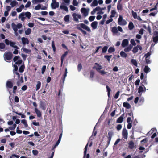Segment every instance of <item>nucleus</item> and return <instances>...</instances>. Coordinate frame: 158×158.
Returning <instances> with one entry per match:
<instances>
[{
  "instance_id": "f257e3e1",
  "label": "nucleus",
  "mask_w": 158,
  "mask_h": 158,
  "mask_svg": "<svg viewBox=\"0 0 158 158\" xmlns=\"http://www.w3.org/2000/svg\"><path fill=\"white\" fill-rule=\"evenodd\" d=\"M81 27H77V28L82 32V34L84 35L87 34L86 32L82 29V28L86 30L89 32H91L90 28L87 25L84 23H81L80 24Z\"/></svg>"
},
{
  "instance_id": "f03ea898",
  "label": "nucleus",
  "mask_w": 158,
  "mask_h": 158,
  "mask_svg": "<svg viewBox=\"0 0 158 158\" xmlns=\"http://www.w3.org/2000/svg\"><path fill=\"white\" fill-rule=\"evenodd\" d=\"M6 87L7 90L9 91L10 93L9 89L13 87V92L14 94H15L16 92L17 89V87L16 86H14L13 87V84L12 81H7L6 83Z\"/></svg>"
},
{
  "instance_id": "7ed1b4c3",
  "label": "nucleus",
  "mask_w": 158,
  "mask_h": 158,
  "mask_svg": "<svg viewBox=\"0 0 158 158\" xmlns=\"http://www.w3.org/2000/svg\"><path fill=\"white\" fill-rule=\"evenodd\" d=\"M33 106L35 107L34 108V111L36 113L37 116L38 117H40L42 116L41 112L37 108V105L36 102H34L33 103Z\"/></svg>"
},
{
  "instance_id": "20e7f679",
  "label": "nucleus",
  "mask_w": 158,
  "mask_h": 158,
  "mask_svg": "<svg viewBox=\"0 0 158 158\" xmlns=\"http://www.w3.org/2000/svg\"><path fill=\"white\" fill-rule=\"evenodd\" d=\"M4 58L5 60H11L13 57V54L11 52H6L4 55Z\"/></svg>"
},
{
  "instance_id": "39448f33",
  "label": "nucleus",
  "mask_w": 158,
  "mask_h": 158,
  "mask_svg": "<svg viewBox=\"0 0 158 158\" xmlns=\"http://www.w3.org/2000/svg\"><path fill=\"white\" fill-rule=\"evenodd\" d=\"M89 10V8L86 9L85 8H82L81 9V11L85 17H86L88 15Z\"/></svg>"
},
{
  "instance_id": "423d86ee",
  "label": "nucleus",
  "mask_w": 158,
  "mask_h": 158,
  "mask_svg": "<svg viewBox=\"0 0 158 158\" xmlns=\"http://www.w3.org/2000/svg\"><path fill=\"white\" fill-rule=\"evenodd\" d=\"M72 16L74 20L77 22H79L78 19H81V15L76 13H73L72 14Z\"/></svg>"
},
{
  "instance_id": "0eeeda50",
  "label": "nucleus",
  "mask_w": 158,
  "mask_h": 158,
  "mask_svg": "<svg viewBox=\"0 0 158 158\" xmlns=\"http://www.w3.org/2000/svg\"><path fill=\"white\" fill-rule=\"evenodd\" d=\"M62 131L61 134H60L59 138V139L58 140H57L56 143V144L54 145V146L52 147V150H54L56 147L58 146L59 144L60 143V141H61V139L62 138Z\"/></svg>"
},
{
  "instance_id": "6e6552de",
  "label": "nucleus",
  "mask_w": 158,
  "mask_h": 158,
  "mask_svg": "<svg viewBox=\"0 0 158 158\" xmlns=\"http://www.w3.org/2000/svg\"><path fill=\"white\" fill-rule=\"evenodd\" d=\"M62 131L61 134H60L59 138V139L58 140H57L56 143V144L54 145V146L52 147V150H54L56 147L58 146L59 144L60 143V141H61V139L62 138Z\"/></svg>"
},
{
  "instance_id": "1a4fd4ad",
  "label": "nucleus",
  "mask_w": 158,
  "mask_h": 158,
  "mask_svg": "<svg viewBox=\"0 0 158 158\" xmlns=\"http://www.w3.org/2000/svg\"><path fill=\"white\" fill-rule=\"evenodd\" d=\"M40 107L43 110H45L46 108V103L43 101H41L40 103Z\"/></svg>"
},
{
  "instance_id": "9d476101",
  "label": "nucleus",
  "mask_w": 158,
  "mask_h": 158,
  "mask_svg": "<svg viewBox=\"0 0 158 158\" xmlns=\"http://www.w3.org/2000/svg\"><path fill=\"white\" fill-rule=\"evenodd\" d=\"M122 135L123 138L125 139H127V138L128 132L127 130L125 128H124L123 129Z\"/></svg>"
},
{
  "instance_id": "9b49d317",
  "label": "nucleus",
  "mask_w": 158,
  "mask_h": 158,
  "mask_svg": "<svg viewBox=\"0 0 158 158\" xmlns=\"http://www.w3.org/2000/svg\"><path fill=\"white\" fill-rule=\"evenodd\" d=\"M124 116V114L123 113L116 120V123H121L123 122Z\"/></svg>"
},
{
  "instance_id": "f8f14e48",
  "label": "nucleus",
  "mask_w": 158,
  "mask_h": 158,
  "mask_svg": "<svg viewBox=\"0 0 158 158\" xmlns=\"http://www.w3.org/2000/svg\"><path fill=\"white\" fill-rule=\"evenodd\" d=\"M51 7L52 9H55L59 7V3H52L51 4Z\"/></svg>"
},
{
  "instance_id": "ddd939ff",
  "label": "nucleus",
  "mask_w": 158,
  "mask_h": 158,
  "mask_svg": "<svg viewBox=\"0 0 158 158\" xmlns=\"http://www.w3.org/2000/svg\"><path fill=\"white\" fill-rule=\"evenodd\" d=\"M19 79V80L16 82L17 85L18 86H20L21 84L23 83V79L22 76H21Z\"/></svg>"
},
{
  "instance_id": "4468645a",
  "label": "nucleus",
  "mask_w": 158,
  "mask_h": 158,
  "mask_svg": "<svg viewBox=\"0 0 158 158\" xmlns=\"http://www.w3.org/2000/svg\"><path fill=\"white\" fill-rule=\"evenodd\" d=\"M21 40L23 45H25L26 44H28L29 43L28 39L27 38H25L23 37L21 38Z\"/></svg>"
},
{
  "instance_id": "2eb2a0df",
  "label": "nucleus",
  "mask_w": 158,
  "mask_h": 158,
  "mask_svg": "<svg viewBox=\"0 0 158 158\" xmlns=\"http://www.w3.org/2000/svg\"><path fill=\"white\" fill-rule=\"evenodd\" d=\"M68 53V52L67 51H66V52H65L62 55V56L61 57V66H62L63 65L64 59V57L67 55V54Z\"/></svg>"
},
{
  "instance_id": "dca6fc26",
  "label": "nucleus",
  "mask_w": 158,
  "mask_h": 158,
  "mask_svg": "<svg viewBox=\"0 0 158 158\" xmlns=\"http://www.w3.org/2000/svg\"><path fill=\"white\" fill-rule=\"evenodd\" d=\"M128 41L127 39H125L123 40L122 43V46L123 47H125L128 44Z\"/></svg>"
},
{
  "instance_id": "f3484780",
  "label": "nucleus",
  "mask_w": 158,
  "mask_h": 158,
  "mask_svg": "<svg viewBox=\"0 0 158 158\" xmlns=\"http://www.w3.org/2000/svg\"><path fill=\"white\" fill-rule=\"evenodd\" d=\"M62 91H63V89H60L59 90V92L58 94V96L57 98L56 99L58 98V99L60 100V99H61L62 98Z\"/></svg>"
},
{
  "instance_id": "a211bd4d",
  "label": "nucleus",
  "mask_w": 158,
  "mask_h": 158,
  "mask_svg": "<svg viewBox=\"0 0 158 158\" xmlns=\"http://www.w3.org/2000/svg\"><path fill=\"white\" fill-rule=\"evenodd\" d=\"M98 22L96 21L93 22L91 23V25L93 29H95L97 28L98 25Z\"/></svg>"
},
{
  "instance_id": "6ab92c4d",
  "label": "nucleus",
  "mask_w": 158,
  "mask_h": 158,
  "mask_svg": "<svg viewBox=\"0 0 158 158\" xmlns=\"http://www.w3.org/2000/svg\"><path fill=\"white\" fill-rule=\"evenodd\" d=\"M64 3H62L61 5L60 6V8L61 9L64 10L65 11L68 12V7L65 6L64 5Z\"/></svg>"
},
{
  "instance_id": "aec40b11",
  "label": "nucleus",
  "mask_w": 158,
  "mask_h": 158,
  "mask_svg": "<svg viewBox=\"0 0 158 158\" xmlns=\"http://www.w3.org/2000/svg\"><path fill=\"white\" fill-rule=\"evenodd\" d=\"M113 135V132L112 131H110L109 132H108L107 136V138L108 139L111 140Z\"/></svg>"
},
{
  "instance_id": "412c9836",
  "label": "nucleus",
  "mask_w": 158,
  "mask_h": 158,
  "mask_svg": "<svg viewBox=\"0 0 158 158\" xmlns=\"http://www.w3.org/2000/svg\"><path fill=\"white\" fill-rule=\"evenodd\" d=\"M67 68H66L65 69L64 73L63 75V77L62 78V80L63 83H64V81L65 80V79L67 76Z\"/></svg>"
},
{
  "instance_id": "4be33fe9",
  "label": "nucleus",
  "mask_w": 158,
  "mask_h": 158,
  "mask_svg": "<svg viewBox=\"0 0 158 158\" xmlns=\"http://www.w3.org/2000/svg\"><path fill=\"white\" fill-rule=\"evenodd\" d=\"M123 106L124 107L127 109H129L131 108V105L128 102H124L123 104Z\"/></svg>"
},
{
  "instance_id": "5701e85b",
  "label": "nucleus",
  "mask_w": 158,
  "mask_h": 158,
  "mask_svg": "<svg viewBox=\"0 0 158 158\" xmlns=\"http://www.w3.org/2000/svg\"><path fill=\"white\" fill-rule=\"evenodd\" d=\"M95 64L96 65H97L98 67H93V69H94V68H95L96 70L99 72V71H101L100 70L102 69V67L101 65L98 64L97 63H95Z\"/></svg>"
},
{
  "instance_id": "b1692460",
  "label": "nucleus",
  "mask_w": 158,
  "mask_h": 158,
  "mask_svg": "<svg viewBox=\"0 0 158 158\" xmlns=\"http://www.w3.org/2000/svg\"><path fill=\"white\" fill-rule=\"evenodd\" d=\"M132 46L130 45L128 47H127V48H125L124 49V51L125 52H129L130 51L132 48Z\"/></svg>"
},
{
  "instance_id": "393cba45",
  "label": "nucleus",
  "mask_w": 158,
  "mask_h": 158,
  "mask_svg": "<svg viewBox=\"0 0 158 158\" xmlns=\"http://www.w3.org/2000/svg\"><path fill=\"white\" fill-rule=\"evenodd\" d=\"M24 13L22 12L20 13V14L19 15V18L21 19V20L22 21H24L25 18V17H24Z\"/></svg>"
},
{
  "instance_id": "a878e982",
  "label": "nucleus",
  "mask_w": 158,
  "mask_h": 158,
  "mask_svg": "<svg viewBox=\"0 0 158 158\" xmlns=\"http://www.w3.org/2000/svg\"><path fill=\"white\" fill-rule=\"evenodd\" d=\"M150 69L148 67V66H145L144 69V71L145 73H147L148 72H150Z\"/></svg>"
},
{
  "instance_id": "bb28decb",
  "label": "nucleus",
  "mask_w": 158,
  "mask_h": 158,
  "mask_svg": "<svg viewBox=\"0 0 158 158\" xmlns=\"http://www.w3.org/2000/svg\"><path fill=\"white\" fill-rule=\"evenodd\" d=\"M128 27L129 29L130 30H131L134 28V26L132 22H131L129 23Z\"/></svg>"
},
{
  "instance_id": "cd10ccee",
  "label": "nucleus",
  "mask_w": 158,
  "mask_h": 158,
  "mask_svg": "<svg viewBox=\"0 0 158 158\" xmlns=\"http://www.w3.org/2000/svg\"><path fill=\"white\" fill-rule=\"evenodd\" d=\"M134 146V143L132 141H131L129 143V147L131 149H133Z\"/></svg>"
},
{
  "instance_id": "c85d7f7f",
  "label": "nucleus",
  "mask_w": 158,
  "mask_h": 158,
  "mask_svg": "<svg viewBox=\"0 0 158 158\" xmlns=\"http://www.w3.org/2000/svg\"><path fill=\"white\" fill-rule=\"evenodd\" d=\"M44 2V0H32V2L34 4H37L38 3H41Z\"/></svg>"
},
{
  "instance_id": "c756f323",
  "label": "nucleus",
  "mask_w": 158,
  "mask_h": 158,
  "mask_svg": "<svg viewBox=\"0 0 158 158\" xmlns=\"http://www.w3.org/2000/svg\"><path fill=\"white\" fill-rule=\"evenodd\" d=\"M12 26L13 29L15 31V32H16L18 30V28L17 27V25L16 24H15L14 23H13L12 24Z\"/></svg>"
},
{
  "instance_id": "7c9ffc66",
  "label": "nucleus",
  "mask_w": 158,
  "mask_h": 158,
  "mask_svg": "<svg viewBox=\"0 0 158 158\" xmlns=\"http://www.w3.org/2000/svg\"><path fill=\"white\" fill-rule=\"evenodd\" d=\"M25 66L24 65H22L19 68V71L20 73H23L24 70Z\"/></svg>"
},
{
  "instance_id": "2f4dec72",
  "label": "nucleus",
  "mask_w": 158,
  "mask_h": 158,
  "mask_svg": "<svg viewBox=\"0 0 158 158\" xmlns=\"http://www.w3.org/2000/svg\"><path fill=\"white\" fill-rule=\"evenodd\" d=\"M98 1L97 0H94L92 3H91V6H96L98 5Z\"/></svg>"
},
{
  "instance_id": "473e14b6",
  "label": "nucleus",
  "mask_w": 158,
  "mask_h": 158,
  "mask_svg": "<svg viewBox=\"0 0 158 158\" xmlns=\"http://www.w3.org/2000/svg\"><path fill=\"white\" fill-rule=\"evenodd\" d=\"M41 85V82L40 81H38L37 82V84L36 85V90H38L40 87Z\"/></svg>"
},
{
  "instance_id": "72a5a7b5",
  "label": "nucleus",
  "mask_w": 158,
  "mask_h": 158,
  "mask_svg": "<svg viewBox=\"0 0 158 158\" xmlns=\"http://www.w3.org/2000/svg\"><path fill=\"white\" fill-rule=\"evenodd\" d=\"M121 56L124 58H126L127 57V55L124 52L121 51L120 53Z\"/></svg>"
},
{
  "instance_id": "f704fd0d",
  "label": "nucleus",
  "mask_w": 158,
  "mask_h": 158,
  "mask_svg": "<svg viewBox=\"0 0 158 158\" xmlns=\"http://www.w3.org/2000/svg\"><path fill=\"white\" fill-rule=\"evenodd\" d=\"M18 4V2L16 1H13L10 3V5L12 7H14L16 5H17Z\"/></svg>"
},
{
  "instance_id": "c9c22d12",
  "label": "nucleus",
  "mask_w": 158,
  "mask_h": 158,
  "mask_svg": "<svg viewBox=\"0 0 158 158\" xmlns=\"http://www.w3.org/2000/svg\"><path fill=\"white\" fill-rule=\"evenodd\" d=\"M106 88L107 89V95L108 97H110V91H111V89L109 87L108 85L106 86Z\"/></svg>"
},
{
  "instance_id": "e433bc0d",
  "label": "nucleus",
  "mask_w": 158,
  "mask_h": 158,
  "mask_svg": "<svg viewBox=\"0 0 158 158\" xmlns=\"http://www.w3.org/2000/svg\"><path fill=\"white\" fill-rule=\"evenodd\" d=\"M115 50V48L114 47H110L108 49V52L109 53H112L113 52H114Z\"/></svg>"
},
{
  "instance_id": "4c0bfd02",
  "label": "nucleus",
  "mask_w": 158,
  "mask_h": 158,
  "mask_svg": "<svg viewBox=\"0 0 158 158\" xmlns=\"http://www.w3.org/2000/svg\"><path fill=\"white\" fill-rule=\"evenodd\" d=\"M21 122L24 125V127H27L28 126V125L26 120L23 119L21 120Z\"/></svg>"
},
{
  "instance_id": "58836bf2",
  "label": "nucleus",
  "mask_w": 158,
  "mask_h": 158,
  "mask_svg": "<svg viewBox=\"0 0 158 158\" xmlns=\"http://www.w3.org/2000/svg\"><path fill=\"white\" fill-rule=\"evenodd\" d=\"M112 55H105L104 56L105 58L109 62L110 61V58H111Z\"/></svg>"
},
{
  "instance_id": "ea45409f",
  "label": "nucleus",
  "mask_w": 158,
  "mask_h": 158,
  "mask_svg": "<svg viewBox=\"0 0 158 158\" xmlns=\"http://www.w3.org/2000/svg\"><path fill=\"white\" fill-rule=\"evenodd\" d=\"M153 41L156 43H157L158 42V36H154L153 38Z\"/></svg>"
},
{
  "instance_id": "a19ab883",
  "label": "nucleus",
  "mask_w": 158,
  "mask_h": 158,
  "mask_svg": "<svg viewBox=\"0 0 158 158\" xmlns=\"http://www.w3.org/2000/svg\"><path fill=\"white\" fill-rule=\"evenodd\" d=\"M69 15H66L64 17V20L66 22H69Z\"/></svg>"
},
{
  "instance_id": "79ce46f5",
  "label": "nucleus",
  "mask_w": 158,
  "mask_h": 158,
  "mask_svg": "<svg viewBox=\"0 0 158 158\" xmlns=\"http://www.w3.org/2000/svg\"><path fill=\"white\" fill-rule=\"evenodd\" d=\"M112 32L115 34L117 33L118 31L117 27H113L112 30Z\"/></svg>"
},
{
  "instance_id": "37998d69",
  "label": "nucleus",
  "mask_w": 158,
  "mask_h": 158,
  "mask_svg": "<svg viewBox=\"0 0 158 158\" xmlns=\"http://www.w3.org/2000/svg\"><path fill=\"white\" fill-rule=\"evenodd\" d=\"M131 63L135 66L136 67L137 66V63L136 60L135 59H132L131 61Z\"/></svg>"
},
{
  "instance_id": "c03bdc74",
  "label": "nucleus",
  "mask_w": 158,
  "mask_h": 158,
  "mask_svg": "<svg viewBox=\"0 0 158 158\" xmlns=\"http://www.w3.org/2000/svg\"><path fill=\"white\" fill-rule=\"evenodd\" d=\"M24 14L26 17L28 19H30V18L31 16V14L30 12H27Z\"/></svg>"
},
{
  "instance_id": "a18cd8bd",
  "label": "nucleus",
  "mask_w": 158,
  "mask_h": 158,
  "mask_svg": "<svg viewBox=\"0 0 158 158\" xmlns=\"http://www.w3.org/2000/svg\"><path fill=\"white\" fill-rule=\"evenodd\" d=\"M147 84L146 79H143L141 83V84L142 86H144L145 85H146Z\"/></svg>"
},
{
  "instance_id": "49530a36",
  "label": "nucleus",
  "mask_w": 158,
  "mask_h": 158,
  "mask_svg": "<svg viewBox=\"0 0 158 158\" xmlns=\"http://www.w3.org/2000/svg\"><path fill=\"white\" fill-rule=\"evenodd\" d=\"M31 30L30 28L27 29V30H26L25 31V33L27 35H29L30 34H31Z\"/></svg>"
},
{
  "instance_id": "de8ad7c7",
  "label": "nucleus",
  "mask_w": 158,
  "mask_h": 158,
  "mask_svg": "<svg viewBox=\"0 0 158 158\" xmlns=\"http://www.w3.org/2000/svg\"><path fill=\"white\" fill-rule=\"evenodd\" d=\"M22 49L25 53H30L31 52V50L30 49H27L26 48H23Z\"/></svg>"
},
{
  "instance_id": "09e8293b",
  "label": "nucleus",
  "mask_w": 158,
  "mask_h": 158,
  "mask_svg": "<svg viewBox=\"0 0 158 158\" xmlns=\"http://www.w3.org/2000/svg\"><path fill=\"white\" fill-rule=\"evenodd\" d=\"M154 36H158V28L156 27V29L153 32Z\"/></svg>"
},
{
  "instance_id": "8fccbe9b",
  "label": "nucleus",
  "mask_w": 158,
  "mask_h": 158,
  "mask_svg": "<svg viewBox=\"0 0 158 158\" xmlns=\"http://www.w3.org/2000/svg\"><path fill=\"white\" fill-rule=\"evenodd\" d=\"M117 9L118 10H122V5L118 3Z\"/></svg>"
},
{
  "instance_id": "3c124183",
  "label": "nucleus",
  "mask_w": 158,
  "mask_h": 158,
  "mask_svg": "<svg viewBox=\"0 0 158 158\" xmlns=\"http://www.w3.org/2000/svg\"><path fill=\"white\" fill-rule=\"evenodd\" d=\"M143 92V86H140L138 88V92L139 93H142Z\"/></svg>"
},
{
  "instance_id": "603ef678",
  "label": "nucleus",
  "mask_w": 158,
  "mask_h": 158,
  "mask_svg": "<svg viewBox=\"0 0 158 158\" xmlns=\"http://www.w3.org/2000/svg\"><path fill=\"white\" fill-rule=\"evenodd\" d=\"M116 13V11L114 10H112L111 11V15L110 16V18H113L115 16V14Z\"/></svg>"
},
{
  "instance_id": "864d4df0",
  "label": "nucleus",
  "mask_w": 158,
  "mask_h": 158,
  "mask_svg": "<svg viewBox=\"0 0 158 158\" xmlns=\"http://www.w3.org/2000/svg\"><path fill=\"white\" fill-rule=\"evenodd\" d=\"M138 51V48L137 47H135L132 50L133 52L134 53H137Z\"/></svg>"
},
{
  "instance_id": "5fc2aeb1",
  "label": "nucleus",
  "mask_w": 158,
  "mask_h": 158,
  "mask_svg": "<svg viewBox=\"0 0 158 158\" xmlns=\"http://www.w3.org/2000/svg\"><path fill=\"white\" fill-rule=\"evenodd\" d=\"M108 47L107 46H104L103 48L102 52L103 53H105L107 51Z\"/></svg>"
},
{
  "instance_id": "6e6d98bb",
  "label": "nucleus",
  "mask_w": 158,
  "mask_h": 158,
  "mask_svg": "<svg viewBox=\"0 0 158 158\" xmlns=\"http://www.w3.org/2000/svg\"><path fill=\"white\" fill-rule=\"evenodd\" d=\"M52 46L53 48V51L55 52L56 50V48L55 45V43L54 41H53L52 43Z\"/></svg>"
},
{
  "instance_id": "4d7b16f0",
  "label": "nucleus",
  "mask_w": 158,
  "mask_h": 158,
  "mask_svg": "<svg viewBox=\"0 0 158 158\" xmlns=\"http://www.w3.org/2000/svg\"><path fill=\"white\" fill-rule=\"evenodd\" d=\"M36 10H38L40 9H41V5L40 4H39L36 6L34 8Z\"/></svg>"
},
{
  "instance_id": "13d9d810",
  "label": "nucleus",
  "mask_w": 158,
  "mask_h": 158,
  "mask_svg": "<svg viewBox=\"0 0 158 158\" xmlns=\"http://www.w3.org/2000/svg\"><path fill=\"white\" fill-rule=\"evenodd\" d=\"M132 15L133 18L135 19H136V17L137 16V14L136 12H134L133 10L132 11Z\"/></svg>"
},
{
  "instance_id": "bf43d9fd",
  "label": "nucleus",
  "mask_w": 158,
  "mask_h": 158,
  "mask_svg": "<svg viewBox=\"0 0 158 158\" xmlns=\"http://www.w3.org/2000/svg\"><path fill=\"white\" fill-rule=\"evenodd\" d=\"M5 44L3 43H0V49H2L5 48Z\"/></svg>"
},
{
  "instance_id": "052dcab7",
  "label": "nucleus",
  "mask_w": 158,
  "mask_h": 158,
  "mask_svg": "<svg viewBox=\"0 0 158 158\" xmlns=\"http://www.w3.org/2000/svg\"><path fill=\"white\" fill-rule=\"evenodd\" d=\"M126 21L124 20H123L122 21H121V22L119 24L120 25L124 26L126 25Z\"/></svg>"
},
{
  "instance_id": "680f3d73",
  "label": "nucleus",
  "mask_w": 158,
  "mask_h": 158,
  "mask_svg": "<svg viewBox=\"0 0 158 158\" xmlns=\"http://www.w3.org/2000/svg\"><path fill=\"white\" fill-rule=\"evenodd\" d=\"M16 114L21 116L22 118H26V116L24 114H23L21 113H19L18 112H15Z\"/></svg>"
},
{
  "instance_id": "e2e57ef3",
  "label": "nucleus",
  "mask_w": 158,
  "mask_h": 158,
  "mask_svg": "<svg viewBox=\"0 0 158 158\" xmlns=\"http://www.w3.org/2000/svg\"><path fill=\"white\" fill-rule=\"evenodd\" d=\"M95 18V16H90L89 18V20L91 22L94 20Z\"/></svg>"
},
{
  "instance_id": "0e129e2a",
  "label": "nucleus",
  "mask_w": 158,
  "mask_h": 158,
  "mask_svg": "<svg viewBox=\"0 0 158 158\" xmlns=\"http://www.w3.org/2000/svg\"><path fill=\"white\" fill-rule=\"evenodd\" d=\"M32 124L35 126H39L40 125V124H39V122H36L35 120H34V121L32 123Z\"/></svg>"
},
{
  "instance_id": "69168bd1",
  "label": "nucleus",
  "mask_w": 158,
  "mask_h": 158,
  "mask_svg": "<svg viewBox=\"0 0 158 158\" xmlns=\"http://www.w3.org/2000/svg\"><path fill=\"white\" fill-rule=\"evenodd\" d=\"M82 68V66L81 63L78 64L77 66V69L79 72L81 71V69Z\"/></svg>"
},
{
  "instance_id": "338daca9",
  "label": "nucleus",
  "mask_w": 158,
  "mask_h": 158,
  "mask_svg": "<svg viewBox=\"0 0 158 158\" xmlns=\"http://www.w3.org/2000/svg\"><path fill=\"white\" fill-rule=\"evenodd\" d=\"M130 42L131 44L132 45V46H135L136 44L134 40L133 39H131Z\"/></svg>"
},
{
  "instance_id": "774afa93",
  "label": "nucleus",
  "mask_w": 158,
  "mask_h": 158,
  "mask_svg": "<svg viewBox=\"0 0 158 158\" xmlns=\"http://www.w3.org/2000/svg\"><path fill=\"white\" fill-rule=\"evenodd\" d=\"M122 128V126L121 124L118 125L116 127V128L118 131H119Z\"/></svg>"
}]
</instances>
